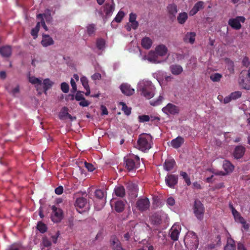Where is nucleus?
<instances>
[{"instance_id": "1", "label": "nucleus", "mask_w": 250, "mask_h": 250, "mask_svg": "<svg viewBox=\"0 0 250 250\" xmlns=\"http://www.w3.org/2000/svg\"><path fill=\"white\" fill-rule=\"evenodd\" d=\"M29 82L35 84L36 90L40 95L43 92L46 94L47 91L51 88L54 84V83L48 78L45 79L42 83L41 80L34 76L29 77Z\"/></svg>"}, {"instance_id": "2", "label": "nucleus", "mask_w": 250, "mask_h": 250, "mask_svg": "<svg viewBox=\"0 0 250 250\" xmlns=\"http://www.w3.org/2000/svg\"><path fill=\"white\" fill-rule=\"evenodd\" d=\"M153 138L149 134H141L139 136L137 148L143 152H146L152 147Z\"/></svg>"}, {"instance_id": "3", "label": "nucleus", "mask_w": 250, "mask_h": 250, "mask_svg": "<svg viewBox=\"0 0 250 250\" xmlns=\"http://www.w3.org/2000/svg\"><path fill=\"white\" fill-rule=\"evenodd\" d=\"M124 165L125 168L128 171L135 170L140 167V158L138 156L134 155H130L124 157Z\"/></svg>"}, {"instance_id": "4", "label": "nucleus", "mask_w": 250, "mask_h": 250, "mask_svg": "<svg viewBox=\"0 0 250 250\" xmlns=\"http://www.w3.org/2000/svg\"><path fill=\"white\" fill-rule=\"evenodd\" d=\"M141 95L147 99H150L154 96L155 88L150 82H145L140 83L139 86Z\"/></svg>"}, {"instance_id": "5", "label": "nucleus", "mask_w": 250, "mask_h": 250, "mask_svg": "<svg viewBox=\"0 0 250 250\" xmlns=\"http://www.w3.org/2000/svg\"><path fill=\"white\" fill-rule=\"evenodd\" d=\"M194 213L197 218L201 220L203 218L205 208L203 204L199 200H195L193 207Z\"/></svg>"}, {"instance_id": "6", "label": "nucleus", "mask_w": 250, "mask_h": 250, "mask_svg": "<svg viewBox=\"0 0 250 250\" xmlns=\"http://www.w3.org/2000/svg\"><path fill=\"white\" fill-rule=\"evenodd\" d=\"M150 207V202L146 198H141L138 199L136 203V207L140 211L147 210Z\"/></svg>"}, {"instance_id": "7", "label": "nucleus", "mask_w": 250, "mask_h": 250, "mask_svg": "<svg viewBox=\"0 0 250 250\" xmlns=\"http://www.w3.org/2000/svg\"><path fill=\"white\" fill-rule=\"evenodd\" d=\"M75 206L79 213H82L89 208L87 200L84 197L77 198L75 203Z\"/></svg>"}, {"instance_id": "8", "label": "nucleus", "mask_w": 250, "mask_h": 250, "mask_svg": "<svg viewBox=\"0 0 250 250\" xmlns=\"http://www.w3.org/2000/svg\"><path fill=\"white\" fill-rule=\"evenodd\" d=\"M181 230V227L179 225L176 224H174L169 230V235L171 239L173 241H177Z\"/></svg>"}, {"instance_id": "9", "label": "nucleus", "mask_w": 250, "mask_h": 250, "mask_svg": "<svg viewBox=\"0 0 250 250\" xmlns=\"http://www.w3.org/2000/svg\"><path fill=\"white\" fill-rule=\"evenodd\" d=\"M53 214L51 216L52 221L54 223L60 222L62 218V211L61 208H58L55 206L52 207Z\"/></svg>"}, {"instance_id": "10", "label": "nucleus", "mask_w": 250, "mask_h": 250, "mask_svg": "<svg viewBox=\"0 0 250 250\" xmlns=\"http://www.w3.org/2000/svg\"><path fill=\"white\" fill-rule=\"evenodd\" d=\"M162 111L164 113L167 114L175 115L179 113V108L174 104L169 103L167 106L162 108Z\"/></svg>"}, {"instance_id": "11", "label": "nucleus", "mask_w": 250, "mask_h": 250, "mask_svg": "<svg viewBox=\"0 0 250 250\" xmlns=\"http://www.w3.org/2000/svg\"><path fill=\"white\" fill-rule=\"evenodd\" d=\"M178 177L177 175L174 174H168L165 178L167 185L170 188H174L178 183Z\"/></svg>"}, {"instance_id": "12", "label": "nucleus", "mask_w": 250, "mask_h": 250, "mask_svg": "<svg viewBox=\"0 0 250 250\" xmlns=\"http://www.w3.org/2000/svg\"><path fill=\"white\" fill-rule=\"evenodd\" d=\"M122 92L126 96H131L134 93V89L131 87L130 85L127 83H122L120 85Z\"/></svg>"}, {"instance_id": "13", "label": "nucleus", "mask_w": 250, "mask_h": 250, "mask_svg": "<svg viewBox=\"0 0 250 250\" xmlns=\"http://www.w3.org/2000/svg\"><path fill=\"white\" fill-rule=\"evenodd\" d=\"M246 151V148L242 146H238L235 147L233 156L236 159H239L243 157Z\"/></svg>"}, {"instance_id": "14", "label": "nucleus", "mask_w": 250, "mask_h": 250, "mask_svg": "<svg viewBox=\"0 0 250 250\" xmlns=\"http://www.w3.org/2000/svg\"><path fill=\"white\" fill-rule=\"evenodd\" d=\"M110 242L111 246L113 250H123L121 243L116 236H112Z\"/></svg>"}, {"instance_id": "15", "label": "nucleus", "mask_w": 250, "mask_h": 250, "mask_svg": "<svg viewBox=\"0 0 250 250\" xmlns=\"http://www.w3.org/2000/svg\"><path fill=\"white\" fill-rule=\"evenodd\" d=\"M196 36V34L195 32H188L183 38V41L186 43H189L191 44H193L195 42Z\"/></svg>"}, {"instance_id": "16", "label": "nucleus", "mask_w": 250, "mask_h": 250, "mask_svg": "<svg viewBox=\"0 0 250 250\" xmlns=\"http://www.w3.org/2000/svg\"><path fill=\"white\" fill-rule=\"evenodd\" d=\"M167 11L170 19L175 18L178 12L177 6L175 3H170L167 7Z\"/></svg>"}, {"instance_id": "17", "label": "nucleus", "mask_w": 250, "mask_h": 250, "mask_svg": "<svg viewBox=\"0 0 250 250\" xmlns=\"http://www.w3.org/2000/svg\"><path fill=\"white\" fill-rule=\"evenodd\" d=\"M204 8V2L202 1H199L196 2L193 8L190 10L189 14L190 16H194L197 13L198 11Z\"/></svg>"}, {"instance_id": "18", "label": "nucleus", "mask_w": 250, "mask_h": 250, "mask_svg": "<svg viewBox=\"0 0 250 250\" xmlns=\"http://www.w3.org/2000/svg\"><path fill=\"white\" fill-rule=\"evenodd\" d=\"M168 51L167 48L164 44L157 45L155 48V53L159 56L163 57L165 56Z\"/></svg>"}, {"instance_id": "19", "label": "nucleus", "mask_w": 250, "mask_h": 250, "mask_svg": "<svg viewBox=\"0 0 250 250\" xmlns=\"http://www.w3.org/2000/svg\"><path fill=\"white\" fill-rule=\"evenodd\" d=\"M54 41L52 38L48 35L43 34L42 39L41 42L42 45L44 47L52 45L54 44Z\"/></svg>"}, {"instance_id": "20", "label": "nucleus", "mask_w": 250, "mask_h": 250, "mask_svg": "<svg viewBox=\"0 0 250 250\" xmlns=\"http://www.w3.org/2000/svg\"><path fill=\"white\" fill-rule=\"evenodd\" d=\"M223 167L224 170L226 171V173H222L223 175L232 172L234 168V166L228 160H225L224 161Z\"/></svg>"}, {"instance_id": "21", "label": "nucleus", "mask_w": 250, "mask_h": 250, "mask_svg": "<svg viewBox=\"0 0 250 250\" xmlns=\"http://www.w3.org/2000/svg\"><path fill=\"white\" fill-rule=\"evenodd\" d=\"M126 189L130 192V194L137 196V192L138 191V186L135 183L132 182H128L126 185Z\"/></svg>"}, {"instance_id": "22", "label": "nucleus", "mask_w": 250, "mask_h": 250, "mask_svg": "<svg viewBox=\"0 0 250 250\" xmlns=\"http://www.w3.org/2000/svg\"><path fill=\"white\" fill-rule=\"evenodd\" d=\"M150 221L154 225H159L162 222L161 213L157 212L153 213L150 217Z\"/></svg>"}, {"instance_id": "23", "label": "nucleus", "mask_w": 250, "mask_h": 250, "mask_svg": "<svg viewBox=\"0 0 250 250\" xmlns=\"http://www.w3.org/2000/svg\"><path fill=\"white\" fill-rule=\"evenodd\" d=\"M169 68L171 73L174 75H179L183 71L182 67L180 65L177 64L170 65Z\"/></svg>"}, {"instance_id": "24", "label": "nucleus", "mask_w": 250, "mask_h": 250, "mask_svg": "<svg viewBox=\"0 0 250 250\" xmlns=\"http://www.w3.org/2000/svg\"><path fill=\"white\" fill-rule=\"evenodd\" d=\"M12 53V48L9 45L4 46L0 48V54L4 57H9Z\"/></svg>"}, {"instance_id": "25", "label": "nucleus", "mask_w": 250, "mask_h": 250, "mask_svg": "<svg viewBox=\"0 0 250 250\" xmlns=\"http://www.w3.org/2000/svg\"><path fill=\"white\" fill-rule=\"evenodd\" d=\"M184 143V138L181 136H178L171 141V145L174 148H178Z\"/></svg>"}, {"instance_id": "26", "label": "nucleus", "mask_w": 250, "mask_h": 250, "mask_svg": "<svg viewBox=\"0 0 250 250\" xmlns=\"http://www.w3.org/2000/svg\"><path fill=\"white\" fill-rule=\"evenodd\" d=\"M153 43L152 40L149 37H145L142 39V46L146 49H149L151 48Z\"/></svg>"}, {"instance_id": "27", "label": "nucleus", "mask_w": 250, "mask_h": 250, "mask_svg": "<svg viewBox=\"0 0 250 250\" xmlns=\"http://www.w3.org/2000/svg\"><path fill=\"white\" fill-rule=\"evenodd\" d=\"M232 213L234 217L235 221L240 223H245V219L241 216L240 213L237 211L232 206H231Z\"/></svg>"}, {"instance_id": "28", "label": "nucleus", "mask_w": 250, "mask_h": 250, "mask_svg": "<svg viewBox=\"0 0 250 250\" xmlns=\"http://www.w3.org/2000/svg\"><path fill=\"white\" fill-rule=\"evenodd\" d=\"M175 165L176 162L173 159H167L164 164V168L167 171H170Z\"/></svg>"}, {"instance_id": "29", "label": "nucleus", "mask_w": 250, "mask_h": 250, "mask_svg": "<svg viewBox=\"0 0 250 250\" xmlns=\"http://www.w3.org/2000/svg\"><path fill=\"white\" fill-rule=\"evenodd\" d=\"M115 195L123 198L125 195V188L123 186H116L114 189Z\"/></svg>"}, {"instance_id": "30", "label": "nucleus", "mask_w": 250, "mask_h": 250, "mask_svg": "<svg viewBox=\"0 0 250 250\" xmlns=\"http://www.w3.org/2000/svg\"><path fill=\"white\" fill-rule=\"evenodd\" d=\"M43 17L45 18L46 22L51 21L52 18L51 15L50 10L46 9L45 11V13L39 14L37 16V19H41V20H42V19H43Z\"/></svg>"}, {"instance_id": "31", "label": "nucleus", "mask_w": 250, "mask_h": 250, "mask_svg": "<svg viewBox=\"0 0 250 250\" xmlns=\"http://www.w3.org/2000/svg\"><path fill=\"white\" fill-rule=\"evenodd\" d=\"M229 24L233 29L238 30L241 28V24L240 21L237 18L230 19L229 21Z\"/></svg>"}, {"instance_id": "32", "label": "nucleus", "mask_w": 250, "mask_h": 250, "mask_svg": "<svg viewBox=\"0 0 250 250\" xmlns=\"http://www.w3.org/2000/svg\"><path fill=\"white\" fill-rule=\"evenodd\" d=\"M188 19V15L186 12L180 13L177 18L178 22L180 24H184Z\"/></svg>"}, {"instance_id": "33", "label": "nucleus", "mask_w": 250, "mask_h": 250, "mask_svg": "<svg viewBox=\"0 0 250 250\" xmlns=\"http://www.w3.org/2000/svg\"><path fill=\"white\" fill-rule=\"evenodd\" d=\"M125 204L123 201L119 200L115 203V210L118 212H122L125 209Z\"/></svg>"}, {"instance_id": "34", "label": "nucleus", "mask_w": 250, "mask_h": 250, "mask_svg": "<svg viewBox=\"0 0 250 250\" xmlns=\"http://www.w3.org/2000/svg\"><path fill=\"white\" fill-rule=\"evenodd\" d=\"M239 83L243 88L247 90L250 89V79H242Z\"/></svg>"}, {"instance_id": "35", "label": "nucleus", "mask_w": 250, "mask_h": 250, "mask_svg": "<svg viewBox=\"0 0 250 250\" xmlns=\"http://www.w3.org/2000/svg\"><path fill=\"white\" fill-rule=\"evenodd\" d=\"M119 104L122 106V110L125 115L128 116L131 114V108L127 107L125 103L121 102L119 103Z\"/></svg>"}, {"instance_id": "36", "label": "nucleus", "mask_w": 250, "mask_h": 250, "mask_svg": "<svg viewBox=\"0 0 250 250\" xmlns=\"http://www.w3.org/2000/svg\"><path fill=\"white\" fill-rule=\"evenodd\" d=\"M96 46L99 50L103 49L105 47V41L102 38H98L96 41Z\"/></svg>"}, {"instance_id": "37", "label": "nucleus", "mask_w": 250, "mask_h": 250, "mask_svg": "<svg viewBox=\"0 0 250 250\" xmlns=\"http://www.w3.org/2000/svg\"><path fill=\"white\" fill-rule=\"evenodd\" d=\"M222 77V74L215 73L211 74L210 76V80L214 82H218L220 81L221 78Z\"/></svg>"}, {"instance_id": "38", "label": "nucleus", "mask_w": 250, "mask_h": 250, "mask_svg": "<svg viewBox=\"0 0 250 250\" xmlns=\"http://www.w3.org/2000/svg\"><path fill=\"white\" fill-rule=\"evenodd\" d=\"M180 175L183 177V178L185 181V182L187 184L188 186H189L191 184L190 179L188 175V174L186 172H184L181 171L180 172Z\"/></svg>"}, {"instance_id": "39", "label": "nucleus", "mask_w": 250, "mask_h": 250, "mask_svg": "<svg viewBox=\"0 0 250 250\" xmlns=\"http://www.w3.org/2000/svg\"><path fill=\"white\" fill-rule=\"evenodd\" d=\"M95 196L99 199H102L104 197L105 193L104 190L96 189L95 191Z\"/></svg>"}, {"instance_id": "40", "label": "nucleus", "mask_w": 250, "mask_h": 250, "mask_svg": "<svg viewBox=\"0 0 250 250\" xmlns=\"http://www.w3.org/2000/svg\"><path fill=\"white\" fill-rule=\"evenodd\" d=\"M163 100V97L161 95H160L156 100L151 101L150 102V104L153 106H157L162 103Z\"/></svg>"}, {"instance_id": "41", "label": "nucleus", "mask_w": 250, "mask_h": 250, "mask_svg": "<svg viewBox=\"0 0 250 250\" xmlns=\"http://www.w3.org/2000/svg\"><path fill=\"white\" fill-rule=\"evenodd\" d=\"M37 229L41 232V233H44L47 230V228L46 225L42 223L41 222H40L38 223L37 225Z\"/></svg>"}, {"instance_id": "42", "label": "nucleus", "mask_w": 250, "mask_h": 250, "mask_svg": "<svg viewBox=\"0 0 250 250\" xmlns=\"http://www.w3.org/2000/svg\"><path fill=\"white\" fill-rule=\"evenodd\" d=\"M125 16L124 12L120 11L114 18V21L117 22H120Z\"/></svg>"}, {"instance_id": "43", "label": "nucleus", "mask_w": 250, "mask_h": 250, "mask_svg": "<svg viewBox=\"0 0 250 250\" xmlns=\"http://www.w3.org/2000/svg\"><path fill=\"white\" fill-rule=\"evenodd\" d=\"M113 10V6L109 4H106L104 9L106 16H109L112 13Z\"/></svg>"}, {"instance_id": "44", "label": "nucleus", "mask_w": 250, "mask_h": 250, "mask_svg": "<svg viewBox=\"0 0 250 250\" xmlns=\"http://www.w3.org/2000/svg\"><path fill=\"white\" fill-rule=\"evenodd\" d=\"M61 89L65 93H68L69 90V86L66 83H62L61 84Z\"/></svg>"}, {"instance_id": "45", "label": "nucleus", "mask_w": 250, "mask_h": 250, "mask_svg": "<svg viewBox=\"0 0 250 250\" xmlns=\"http://www.w3.org/2000/svg\"><path fill=\"white\" fill-rule=\"evenodd\" d=\"M242 93L240 91H237L234 92H232L230 96L232 100H236L241 97Z\"/></svg>"}, {"instance_id": "46", "label": "nucleus", "mask_w": 250, "mask_h": 250, "mask_svg": "<svg viewBox=\"0 0 250 250\" xmlns=\"http://www.w3.org/2000/svg\"><path fill=\"white\" fill-rule=\"evenodd\" d=\"M150 117L148 115H143L138 117L139 121L140 123L148 122L150 120Z\"/></svg>"}, {"instance_id": "47", "label": "nucleus", "mask_w": 250, "mask_h": 250, "mask_svg": "<svg viewBox=\"0 0 250 250\" xmlns=\"http://www.w3.org/2000/svg\"><path fill=\"white\" fill-rule=\"evenodd\" d=\"M81 82L82 85L84 88L89 87L88 84V80L85 76H83L81 78Z\"/></svg>"}, {"instance_id": "48", "label": "nucleus", "mask_w": 250, "mask_h": 250, "mask_svg": "<svg viewBox=\"0 0 250 250\" xmlns=\"http://www.w3.org/2000/svg\"><path fill=\"white\" fill-rule=\"evenodd\" d=\"M95 31V25L93 24H89L87 27V32L89 35L94 34Z\"/></svg>"}, {"instance_id": "49", "label": "nucleus", "mask_w": 250, "mask_h": 250, "mask_svg": "<svg viewBox=\"0 0 250 250\" xmlns=\"http://www.w3.org/2000/svg\"><path fill=\"white\" fill-rule=\"evenodd\" d=\"M236 248L234 242L232 243H228L224 248V250H235Z\"/></svg>"}, {"instance_id": "50", "label": "nucleus", "mask_w": 250, "mask_h": 250, "mask_svg": "<svg viewBox=\"0 0 250 250\" xmlns=\"http://www.w3.org/2000/svg\"><path fill=\"white\" fill-rule=\"evenodd\" d=\"M242 63L244 66L246 67H249L250 65V61L249 60V58L248 57L245 56L243 59Z\"/></svg>"}, {"instance_id": "51", "label": "nucleus", "mask_w": 250, "mask_h": 250, "mask_svg": "<svg viewBox=\"0 0 250 250\" xmlns=\"http://www.w3.org/2000/svg\"><path fill=\"white\" fill-rule=\"evenodd\" d=\"M84 166L89 171H93L95 169V167L92 164L87 163L86 162H84Z\"/></svg>"}, {"instance_id": "52", "label": "nucleus", "mask_w": 250, "mask_h": 250, "mask_svg": "<svg viewBox=\"0 0 250 250\" xmlns=\"http://www.w3.org/2000/svg\"><path fill=\"white\" fill-rule=\"evenodd\" d=\"M82 93V92L81 91H77L75 97V99L76 101H80L83 99H84V98Z\"/></svg>"}, {"instance_id": "53", "label": "nucleus", "mask_w": 250, "mask_h": 250, "mask_svg": "<svg viewBox=\"0 0 250 250\" xmlns=\"http://www.w3.org/2000/svg\"><path fill=\"white\" fill-rule=\"evenodd\" d=\"M21 245L17 244H14L13 245H11L9 249L8 250H21Z\"/></svg>"}, {"instance_id": "54", "label": "nucleus", "mask_w": 250, "mask_h": 250, "mask_svg": "<svg viewBox=\"0 0 250 250\" xmlns=\"http://www.w3.org/2000/svg\"><path fill=\"white\" fill-rule=\"evenodd\" d=\"M70 83L72 86V92H75L77 91V85L75 80L73 78L71 79Z\"/></svg>"}, {"instance_id": "55", "label": "nucleus", "mask_w": 250, "mask_h": 250, "mask_svg": "<svg viewBox=\"0 0 250 250\" xmlns=\"http://www.w3.org/2000/svg\"><path fill=\"white\" fill-rule=\"evenodd\" d=\"M42 244L45 247H48L51 246V243L48 239L47 237H43L42 239Z\"/></svg>"}, {"instance_id": "56", "label": "nucleus", "mask_w": 250, "mask_h": 250, "mask_svg": "<svg viewBox=\"0 0 250 250\" xmlns=\"http://www.w3.org/2000/svg\"><path fill=\"white\" fill-rule=\"evenodd\" d=\"M166 202L167 204L170 206H174L175 203L174 199L172 197L168 198Z\"/></svg>"}, {"instance_id": "57", "label": "nucleus", "mask_w": 250, "mask_h": 250, "mask_svg": "<svg viewBox=\"0 0 250 250\" xmlns=\"http://www.w3.org/2000/svg\"><path fill=\"white\" fill-rule=\"evenodd\" d=\"M90 104V103L85 100V98L84 99H83L81 100V102L79 103L80 105L83 106V107H86L88 106Z\"/></svg>"}, {"instance_id": "58", "label": "nucleus", "mask_w": 250, "mask_h": 250, "mask_svg": "<svg viewBox=\"0 0 250 250\" xmlns=\"http://www.w3.org/2000/svg\"><path fill=\"white\" fill-rule=\"evenodd\" d=\"M63 188L62 186H60L57 187L55 189V193L58 195H61L63 193Z\"/></svg>"}, {"instance_id": "59", "label": "nucleus", "mask_w": 250, "mask_h": 250, "mask_svg": "<svg viewBox=\"0 0 250 250\" xmlns=\"http://www.w3.org/2000/svg\"><path fill=\"white\" fill-rule=\"evenodd\" d=\"M148 60L150 61L155 62L156 60V56L155 54V52H150L148 55Z\"/></svg>"}, {"instance_id": "60", "label": "nucleus", "mask_w": 250, "mask_h": 250, "mask_svg": "<svg viewBox=\"0 0 250 250\" xmlns=\"http://www.w3.org/2000/svg\"><path fill=\"white\" fill-rule=\"evenodd\" d=\"M132 234L133 231L132 230H130L125 233L124 235V237L125 240L128 241L130 237L132 235Z\"/></svg>"}, {"instance_id": "61", "label": "nucleus", "mask_w": 250, "mask_h": 250, "mask_svg": "<svg viewBox=\"0 0 250 250\" xmlns=\"http://www.w3.org/2000/svg\"><path fill=\"white\" fill-rule=\"evenodd\" d=\"M136 17H137V16H136V15L135 14L133 13H131L129 14V22H132V21H136Z\"/></svg>"}, {"instance_id": "62", "label": "nucleus", "mask_w": 250, "mask_h": 250, "mask_svg": "<svg viewBox=\"0 0 250 250\" xmlns=\"http://www.w3.org/2000/svg\"><path fill=\"white\" fill-rule=\"evenodd\" d=\"M237 250H247L243 243L239 242L237 244Z\"/></svg>"}, {"instance_id": "63", "label": "nucleus", "mask_w": 250, "mask_h": 250, "mask_svg": "<svg viewBox=\"0 0 250 250\" xmlns=\"http://www.w3.org/2000/svg\"><path fill=\"white\" fill-rule=\"evenodd\" d=\"M59 235H60V233H59V231H58L55 235L51 236L52 241L54 243H57L58 238Z\"/></svg>"}, {"instance_id": "64", "label": "nucleus", "mask_w": 250, "mask_h": 250, "mask_svg": "<svg viewBox=\"0 0 250 250\" xmlns=\"http://www.w3.org/2000/svg\"><path fill=\"white\" fill-rule=\"evenodd\" d=\"M130 24L132 28L133 29H136L139 25V23L137 21L130 22Z\"/></svg>"}]
</instances>
